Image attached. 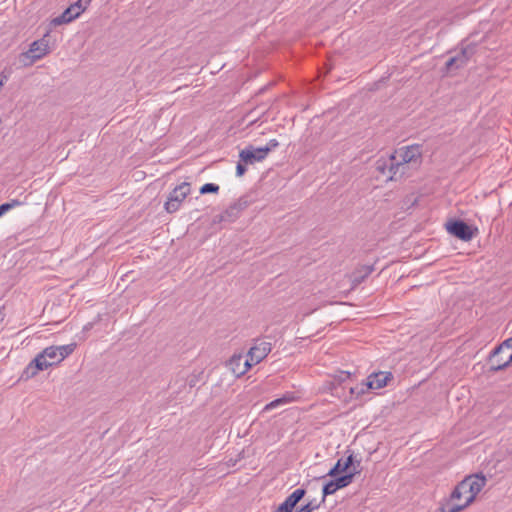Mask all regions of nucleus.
Returning a JSON list of instances; mask_svg holds the SVG:
<instances>
[{
    "mask_svg": "<svg viewBox=\"0 0 512 512\" xmlns=\"http://www.w3.org/2000/svg\"><path fill=\"white\" fill-rule=\"evenodd\" d=\"M486 484V477L474 474L465 477L459 482L439 508L440 512H461L476 498Z\"/></svg>",
    "mask_w": 512,
    "mask_h": 512,
    "instance_id": "nucleus-1",
    "label": "nucleus"
},
{
    "mask_svg": "<svg viewBox=\"0 0 512 512\" xmlns=\"http://www.w3.org/2000/svg\"><path fill=\"white\" fill-rule=\"evenodd\" d=\"M422 153L419 145L401 147L388 158H380L376 161V169L387 180H397L405 173V167L409 163H420Z\"/></svg>",
    "mask_w": 512,
    "mask_h": 512,
    "instance_id": "nucleus-2",
    "label": "nucleus"
},
{
    "mask_svg": "<svg viewBox=\"0 0 512 512\" xmlns=\"http://www.w3.org/2000/svg\"><path fill=\"white\" fill-rule=\"evenodd\" d=\"M490 363L492 372L503 370L512 363V339L504 341L491 352Z\"/></svg>",
    "mask_w": 512,
    "mask_h": 512,
    "instance_id": "nucleus-3",
    "label": "nucleus"
},
{
    "mask_svg": "<svg viewBox=\"0 0 512 512\" xmlns=\"http://www.w3.org/2000/svg\"><path fill=\"white\" fill-rule=\"evenodd\" d=\"M90 0H77L66 8L61 15L53 18L50 21V25L53 27L67 24L78 18L87 8Z\"/></svg>",
    "mask_w": 512,
    "mask_h": 512,
    "instance_id": "nucleus-4",
    "label": "nucleus"
},
{
    "mask_svg": "<svg viewBox=\"0 0 512 512\" xmlns=\"http://www.w3.org/2000/svg\"><path fill=\"white\" fill-rule=\"evenodd\" d=\"M191 192V185L188 182H182L170 192L164 208L168 213H174L181 207L182 202Z\"/></svg>",
    "mask_w": 512,
    "mask_h": 512,
    "instance_id": "nucleus-5",
    "label": "nucleus"
},
{
    "mask_svg": "<svg viewBox=\"0 0 512 512\" xmlns=\"http://www.w3.org/2000/svg\"><path fill=\"white\" fill-rule=\"evenodd\" d=\"M360 473V470H357L356 467H353L352 471H349L346 474L341 476H336L334 479L329 480L322 489V499L321 502H325V499L328 495L334 494L339 489H342L349 484L352 483V480L356 474Z\"/></svg>",
    "mask_w": 512,
    "mask_h": 512,
    "instance_id": "nucleus-6",
    "label": "nucleus"
},
{
    "mask_svg": "<svg viewBox=\"0 0 512 512\" xmlns=\"http://www.w3.org/2000/svg\"><path fill=\"white\" fill-rule=\"evenodd\" d=\"M48 32L43 38L33 41L27 52L23 53L22 56L30 59V63H33L50 52L49 42L46 39Z\"/></svg>",
    "mask_w": 512,
    "mask_h": 512,
    "instance_id": "nucleus-7",
    "label": "nucleus"
},
{
    "mask_svg": "<svg viewBox=\"0 0 512 512\" xmlns=\"http://www.w3.org/2000/svg\"><path fill=\"white\" fill-rule=\"evenodd\" d=\"M272 346L270 342L264 340H256L254 345L249 349L246 357L252 366L260 363L270 352Z\"/></svg>",
    "mask_w": 512,
    "mask_h": 512,
    "instance_id": "nucleus-8",
    "label": "nucleus"
},
{
    "mask_svg": "<svg viewBox=\"0 0 512 512\" xmlns=\"http://www.w3.org/2000/svg\"><path fill=\"white\" fill-rule=\"evenodd\" d=\"M447 230L450 234L463 241H469L473 238L471 227L461 220H455L448 223Z\"/></svg>",
    "mask_w": 512,
    "mask_h": 512,
    "instance_id": "nucleus-9",
    "label": "nucleus"
},
{
    "mask_svg": "<svg viewBox=\"0 0 512 512\" xmlns=\"http://www.w3.org/2000/svg\"><path fill=\"white\" fill-rule=\"evenodd\" d=\"M227 367L236 377H241L252 367V364L247 357L239 354L229 359Z\"/></svg>",
    "mask_w": 512,
    "mask_h": 512,
    "instance_id": "nucleus-10",
    "label": "nucleus"
},
{
    "mask_svg": "<svg viewBox=\"0 0 512 512\" xmlns=\"http://www.w3.org/2000/svg\"><path fill=\"white\" fill-rule=\"evenodd\" d=\"M353 467H356L357 470H360V461L354 462V457L350 454L346 459H339L336 464L328 471L327 476L336 477L341 473H348L353 470Z\"/></svg>",
    "mask_w": 512,
    "mask_h": 512,
    "instance_id": "nucleus-11",
    "label": "nucleus"
},
{
    "mask_svg": "<svg viewBox=\"0 0 512 512\" xmlns=\"http://www.w3.org/2000/svg\"><path fill=\"white\" fill-rule=\"evenodd\" d=\"M265 150L254 147L252 145L242 149L239 153L240 160L245 164H254L266 158Z\"/></svg>",
    "mask_w": 512,
    "mask_h": 512,
    "instance_id": "nucleus-12",
    "label": "nucleus"
},
{
    "mask_svg": "<svg viewBox=\"0 0 512 512\" xmlns=\"http://www.w3.org/2000/svg\"><path fill=\"white\" fill-rule=\"evenodd\" d=\"M41 357H35L23 370L21 374L22 380H28L35 377L40 371L46 370L50 364L40 361Z\"/></svg>",
    "mask_w": 512,
    "mask_h": 512,
    "instance_id": "nucleus-13",
    "label": "nucleus"
},
{
    "mask_svg": "<svg viewBox=\"0 0 512 512\" xmlns=\"http://www.w3.org/2000/svg\"><path fill=\"white\" fill-rule=\"evenodd\" d=\"M393 378L392 373L390 372H377L372 373L367 378V386L370 389H381L385 387L389 380Z\"/></svg>",
    "mask_w": 512,
    "mask_h": 512,
    "instance_id": "nucleus-14",
    "label": "nucleus"
},
{
    "mask_svg": "<svg viewBox=\"0 0 512 512\" xmlns=\"http://www.w3.org/2000/svg\"><path fill=\"white\" fill-rule=\"evenodd\" d=\"M469 57H470V54H469L468 50L462 49L455 56L448 59V61L446 62L447 70L459 69V68L464 67L467 64Z\"/></svg>",
    "mask_w": 512,
    "mask_h": 512,
    "instance_id": "nucleus-15",
    "label": "nucleus"
},
{
    "mask_svg": "<svg viewBox=\"0 0 512 512\" xmlns=\"http://www.w3.org/2000/svg\"><path fill=\"white\" fill-rule=\"evenodd\" d=\"M57 350L58 349H56V346H49L40 352L37 357H41L40 361L50 364V367L57 365L61 362Z\"/></svg>",
    "mask_w": 512,
    "mask_h": 512,
    "instance_id": "nucleus-16",
    "label": "nucleus"
},
{
    "mask_svg": "<svg viewBox=\"0 0 512 512\" xmlns=\"http://www.w3.org/2000/svg\"><path fill=\"white\" fill-rule=\"evenodd\" d=\"M294 400V396L292 393H287L285 394L284 396L280 397V398H277L273 401H271L270 403H268L266 406H265V410H271V409H274L278 406H281V405H285L287 403H290Z\"/></svg>",
    "mask_w": 512,
    "mask_h": 512,
    "instance_id": "nucleus-17",
    "label": "nucleus"
},
{
    "mask_svg": "<svg viewBox=\"0 0 512 512\" xmlns=\"http://www.w3.org/2000/svg\"><path fill=\"white\" fill-rule=\"evenodd\" d=\"M305 489L298 488L294 490L286 499L285 502L288 503L292 508H295L297 503L305 496Z\"/></svg>",
    "mask_w": 512,
    "mask_h": 512,
    "instance_id": "nucleus-18",
    "label": "nucleus"
},
{
    "mask_svg": "<svg viewBox=\"0 0 512 512\" xmlns=\"http://www.w3.org/2000/svg\"><path fill=\"white\" fill-rule=\"evenodd\" d=\"M76 348L75 343H70L66 345L56 346V349H58V356L60 361H63L66 357H68L70 354L74 352Z\"/></svg>",
    "mask_w": 512,
    "mask_h": 512,
    "instance_id": "nucleus-19",
    "label": "nucleus"
},
{
    "mask_svg": "<svg viewBox=\"0 0 512 512\" xmlns=\"http://www.w3.org/2000/svg\"><path fill=\"white\" fill-rule=\"evenodd\" d=\"M240 215V212L231 204L221 215L223 221H234Z\"/></svg>",
    "mask_w": 512,
    "mask_h": 512,
    "instance_id": "nucleus-20",
    "label": "nucleus"
},
{
    "mask_svg": "<svg viewBox=\"0 0 512 512\" xmlns=\"http://www.w3.org/2000/svg\"><path fill=\"white\" fill-rule=\"evenodd\" d=\"M321 501L317 502L316 500L309 501L306 505L302 506L300 509H298L296 512H312L316 509H318L321 505Z\"/></svg>",
    "mask_w": 512,
    "mask_h": 512,
    "instance_id": "nucleus-21",
    "label": "nucleus"
},
{
    "mask_svg": "<svg viewBox=\"0 0 512 512\" xmlns=\"http://www.w3.org/2000/svg\"><path fill=\"white\" fill-rule=\"evenodd\" d=\"M219 189H220V187L217 184L206 183L201 186L200 194L217 193L219 191Z\"/></svg>",
    "mask_w": 512,
    "mask_h": 512,
    "instance_id": "nucleus-22",
    "label": "nucleus"
},
{
    "mask_svg": "<svg viewBox=\"0 0 512 512\" xmlns=\"http://www.w3.org/2000/svg\"><path fill=\"white\" fill-rule=\"evenodd\" d=\"M278 146H279V142L276 139H270L267 142V144L261 148H262V150H265V154L267 156L270 151L274 150Z\"/></svg>",
    "mask_w": 512,
    "mask_h": 512,
    "instance_id": "nucleus-23",
    "label": "nucleus"
},
{
    "mask_svg": "<svg viewBox=\"0 0 512 512\" xmlns=\"http://www.w3.org/2000/svg\"><path fill=\"white\" fill-rule=\"evenodd\" d=\"M232 204L241 213L244 209L248 207L249 203L245 198H240Z\"/></svg>",
    "mask_w": 512,
    "mask_h": 512,
    "instance_id": "nucleus-24",
    "label": "nucleus"
},
{
    "mask_svg": "<svg viewBox=\"0 0 512 512\" xmlns=\"http://www.w3.org/2000/svg\"><path fill=\"white\" fill-rule=\"evenodd\" d=\"M294 508H292L285 501L281 503L277 508H275L272 512H292Z\"/></svg>",
    "mask_w": 512,
    "mask_h": 512,
    "instance_id": "nucleus-25",
    "label": "nucleus"
},
{
    "mask_svg": "<svg viewBox=\"0 0 512 512\" xmlns=\"http://www.w3.org/2000/svg\"><path fill=\"white\" fill-rule=\"evenodd\" d=\"M373 270H374L373 266L363 267V272H364L363 275H361L360 277H356L355 281L361 282L364 278H366L368 275H370L373 272Z\"/></svg>",
    "mask_w": 512,
    "mask_h": 512,
    "instance_id": "nucleus-26",
    "label": "nucleus"
},
{
    "mask_svg": "<svg viewBox=\"0 0 512 512\" xmlns=\"http://www.w3.org/2000/svg\"><path fill=\"white\" fill-rule=\"evenodd\" d=\"M246 165L245 163H243L241 160L237 163V166H236V175L238 177H241L245 174L246 172Z\"/></svg>",
    "mask_w": 512,
    "mask_h": 512,
    "instance_id": "nucleus-27",
    "label": "nucleus"
},
{
    "mask_svg": "<svg viewBox=\"0 0 512 512\" xmlns=\"http://www.w3.org/2000/svg\"><path fill=\"white\" fill-rule=\"evenodd\" d=\"M12 208V205H8V203H3L0 205V217L4 215L7 211Z\"/></svg>",
    "mask_w": 512,
    "mask_h": 512,
    "instance_id": "nucleus-28",
    "label": "nucleus"
},
{
    "mask_svg": "<svg viewBox=\"0 0 512 512\" xmlns=\"http://www.w3.org/2000/svg\"><path fill=\"white\" fill-rule=\"evenodd\" d=\"M7 79L8 77L6 75H4L3 73L0 74V89L4 86Z\"/></svg>",
    "mask_w": 512,
    "mask_h": 512,
    "instance_id": "nucleus-29",
    "label": "nucleus"
},
{
    "mask_svg": "<svg viewBox=\"0 0 512 512\" xmlns=\"http://www.w3.org/2000/svg\"><path fill=\"white\" fill-rule=\"evenodd\" d=\"M21 202L19 200H12L11 202H8V205H12V208L15 206H19Z\"/></svg>",
    "mask_w": 512,
    "mask_h": 512,
    "instance_id": "nucleus-30",
    "label": "nucleus"
},
{
    "mask_svg": "<svg viewBox=\"0 0 512 512\" xmlns=\"http://www.w3.org/2000/svg\"><path fill=\"white\" fill-rule=\"evenodd\" d=\"M4 319V313L2 311V309L0 308V321H2Z\"/></svg>",
    "mask_w": 512,
    "mask_h": 512,
    "instance_id": "nucleus-31",
    "label": "nucleus"
}]
</instances>
